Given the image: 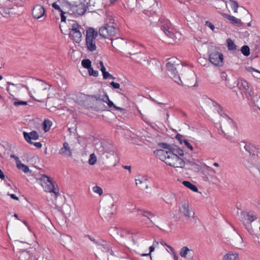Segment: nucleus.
Instances as JSON below:
<instances>
[{"label":"nucleus","mask_w":260,"mask_h":260,"mask_svg":"<svg viewBox=\"0 0 260 260\" xmlns=\"http://www.w3.org/2000/svg\"><path fill=\"white\" fill-rule=\"evenodd\" d=\"M135 182L136 186L141 189H145L149 187L147 180L143 177L136 179Z\"/></svg>","instance_id":"f3484780"},{"label":"nucleus","mask_w":260,"mask_h":260,"mask_svg":"<svg viewBox=\"0 0 260 260\" xmlns=\"http://www.w3.org/2000/svg\"><path fill=\"white\" fill-rule=\"evenodd\" d=\"M242 143L245 144L244 148L245 150L249 153L250 155H255V154L258 152V149L253 144L250 143H246L244 141L242 142Z\"/></svg>","instance_id":"a211bd4d"},{"label":"nucleus","mask_w":260,"mask_h":260,"mask_svg":"<svg viewBox=\"0 0 260 260\" xmlns=\"http://www.w3.org/2000/svg\"><path fill=\"white\" fill-rule=\"evenodd\" d=\"M179 211L187 218H190L191 217V212L189 210V204L188 203L186 202L183 203L181 207L179 208Z\"/></svg>","instance_id":"dca6fc26"},{"label":"nucleus","mask_w":260,"mask_h":260,"mask_svg":"<svg viewBox=\"0 0 260 260\" xmlns=\"http://www.w3.org/2000/svg\"><path fill=\"white\" fill-rule=\"evenodd\" d=\"M88 73L90 76H93L94 77H98L99 75V72L98 71H95L92 67L88 69Z\"/></svg>","instance_id":"ea45409f"},{"label":"nucleus","mask_w":260,"mask_h":260,"mask_svg":"<svg viewBox=\"0 0 260 260\" xmlns=\"http://www.w3.org/2000/svg\"><path fill=\"white\" fill-rule=\"evenodd\" d=\"M166 68L169 72V75L174 81L179 85L182 84L180 77L178 74L177 69L182 68L181 61L176 57H172L169 59L166 64Z\"/></svg>","instance_id":"f03ea898"},{"label":"nucleus","mask_w":260,"mask_h":260,"mask_svg":"<svg viewBox=\"0 0 260 260\" xmlns=\"http://www.w3.org/2000/svg\"><path fill=\"white\" fill-rule=\"evenodd\" d=\"M223 56L221 53L217 51L212 52L209 55V60L214 65L222 66L223 64Z\"/></svg>","instance_id":"1a4fd4ad"},{"label":"nucleus","mask_w":260,"mask_h":260,"mask_svg":"<svg viewBox=\"0 0 260 260\" xmlns=\"http://www.w3.org/2000/svg\"><path fill=\"white\" fill-rule=\"evenodd\" d=\"M109 252V253H110V254H111V255H114V253H113V252L112 250L111 249V247H110V250H109V252Z\"/></svg>","instance_id":"052dcab7"},{"label":"nucleus","mask_w":260,"mask_h":260,"mask_svg":"<svg viewBox=\"0 0 260 260\" xmlns=\"http://www.w3.org/2000/svg\"><path fill=\"white\" fill-rule=\"evenodd\" d=\"M101 71L102 72V74L106 72V68L105 67H102V68H101Z\"/></svg>","instance_id":"4d7b16f0"},{"label":"nucleus","mask_w":260,"mask_h":260,"mask_svg":"<svg viewBox=\"0 0 260 260\" xmlns=\"http://www.w3.org/2000/svg\"><path fill=\"white\" fill-rule=\"evenodd\" d=\"M191 250L189 249L187 247H183L180 250V255L182 257H186L188 252H190Z\"/></svg>","instance_id":"cd10ccee"},{"label":"nucleus","mask_w":260,"mask_h":260,"mask_svg":"<svg viewBox=\"0 0 260 260\" xmlns=\"http://www.w3.org/2000/svg\"><path fill=\"white\" fill-rule=\"evenodd\" d=\"M100 35L104 38H108L110 37L114 36L116 34V29L113 26L105 24L101 27L99 30Z\"/></svg>","instance_id":"6e6552de"},{"label":"nucleus","mask_w":260,"mask_h":260,"mask_svg":"<svg viewBox=\"0 0 260 260\" xmlns=\"http://www.w3.org/2000/svg\"><path fill=\"white\" fill-rule=\"evenodd\" d=\"M40 180L44 190L46 192H53L54 194V198L56 199L59 194V190L55 187L54 182L51 180L50 178L46 175H43Z\"/></svg>","instance_id":"20e7f679"},{"label":"nucleus","mask_w":260,"mask_h":260,"mask_svg":"<svg viewBox=\"0 0 260 260\" xmlns=\"http://www.w3.org/2000/svg\"><path fill=\"white\" fill-rule=\"evenodd\" d=\"M176 139L179 142L180 144H182L183 142V140H182V137H183V136L181 135V134H177L176 135Z\"/></svg>","instance_id":"c03bdc74"},{"label":"nucleus","mask_w":260,"mask_h":260,"mask_svg":"<svg viewBox=\"0 0 260 260\" xmlns=\"http://www.w3.org/2000/svg\"><path fill=\"white\" fill-rule=\"evenodd\" d=\"M65 13L63 11L61 12V21L62 22H65L66 20V17L64 16Z\"/></svg>","instance_id":"3c124183"},{"label":"nucleus","mask_w":260,"mask_h":260,"mask_svg":"<svg viewBox=\"0 0 260 260\" xmlns=\"http://www.w3.org/2000/svg\"><path fill=\"white\" fill-rule=\"evenodd\" d=\"M183 143L184 145L191 151H192L193 150V148L192 146L191 145V144L188 142V140L184 139L183 140Z\"/></svg>","instance_id":"79ce46f5"},{"label":"nucleus","mask_w":260,"mask_h":260,"mask_svg":"<svg viewBox=\"0 0 260 260\" xmlns=\"http://www.w3.org/2000/svg\"><path fill=\"white\" fill-rule=\"evenodd\" d=\"M171 151L174 152V153L177 154V155H179L181 156H182L184 155L183 150L180 148H175L174 147H172Z\"/></svg>","instance_id":"f704fd0d"},{"label":"nucleus","mask_w":260,"mask_h":260,"mask_svg":"<svg viewBox=\"0 0 260 260\" xmlns=\"http://www.w3.org/2000/svg\"><path fill=\"white\" fill-rule=\"evenodd\" d=\"M99 64H100V66L101 68H102V67H105V66H104V63H103V62L102 61H101H101H100V62H99Z\"/></svg>","instance_id":"13d9d810"},{"label":"nucleus","mask_w":260,"mask_h":260,"mask_svg":"<svg viewBox=\"0 0 260 260\" xmlns=\"http://www.w3.org/2000/svg\"><path fill=\"white\" fill-rule=\"evenodd\" d=\"M149 250H150V252H152V251H154V248L153 246H150V247H149Z\"/></svg>","instance_id":"680f3d73"},{"label":"nucleus","mask_w":260,"mask_h":260,"mask_svg":"<svg viewBox=\"0 0 260 260\" xmlns=\"http://www.w3.org/2000/svg\"><path fill=\"white\" fill-rule=\"evenodd\" d=\"M241 93L244 95L248 100H251L254 94L253 89L249 86V83L245 80H240L237 84Z\"/></svg>","instance_id":"423d86ee"},{"label":"nucleus","mask_w":260,"mask_h":260,"mask_svg":"<svg viewBox=\"0 0 260 260\" xmlns=\"http://www.w3.org/2000/svg\"><path fill=\"white\" fill-rule=\"evenodd\" d=\"M183 184L186 186V187L189 188L191 190H192L194 192H198V188L193 184H192L191 182L188 181H184L183 182Z\"/></svg>","instance_id":"b1692460"},{"label":"nucleus","mask_w":260,"mask_h":260,"mask_svg":"<svg viewBox=\"0 0 260 260\" xmlns=\"http://www.w3.org/2000/svg\"><path fill=\"white\" fill-rule=\"evenodd\" d=\"M32 15L34 18L38 19L45 16V10L40 5L35 6L32 10Z\"/></svg>","instance_id":"9d476101"},{"label":"nucleus","mask_w":260,"mask_h":260,"mask_svg":"<svg viewBox=\"0 0 260 260\" xmlns=\"http://www.w3.org/2000/svg\"><path fill=\"white\" fill-rule=\"evenodd\" d=\"M206 25L212 30L215 28L214 25L209 21H207L206 22Z\"/></svg>","instance_id":"a18cd8bd"},{"label":"nucleus","mask_w":260,"mask_h":260,"mask_svg":"<svg viewBox=\"0 0 260 260\" xmlns=\"http://www.w3.org/2000/svg\"><path fill=\"white\" fill-rule=\"evenodd\" d=\"M82 66L85 69H89L91 67V62L89 59H83L81 62Z\"/></svg>","instance_id":"c756f323"},{"label":"nucleus","mask_w":260,"mask_h":260,"mask_svg":"<svg viewBox=\"0 0 260 260\" xmlns=\"http://www.w3.org/2000/svg\"><path fill=\"white\" fill-rule=\"evenodd\" d=\"M158 145L160 147L168 150V151H171L173 147L170 145L166 143H159Z\"/></svg>","instance_id":"e433bc0d"},{"label":"nucleus","mask_w":260,"mask_h":260,"mask_svg":"<svg viewBox=\"0 0 260 260\" xmlns=\"http://www.w3.org/2000/svg\"><path fill=\"white\" fill-rule=\"evenodd\" d=\"M101 147L99 148V151L102 152H106V150L104 149V148L102 147V143H100Z\"/></svg>","instance_id":"6e6d98bb"},{"label":"nucleus","mask_w":260,"mask_h":260,"mask_svg":"<svg viewBox=\"0 0 260 260\" xmlns=\"http://www.w3.org/2000/svg\"><path fill=\"white\" fill-rule=\"evenodd\" d=\"M31 255L28 251H22L20 252L19 258L20 260H29Z\"/></svg>","instance_id":"5701e85b"},{"label":"nucleus","mask_w":260,"mask_h":260,"mask_svg":"<svg viewBox=\"0 0 260 260\" xmlns=\"http://www.w3.org/2000/svg\"><path fill=\"white\" fill-rule=\"evenodd\" d=\"M231 2L230 5L232 9L233 10L234 13L238 12V8L239 7V5L238 3L235 0H229Z\"/></svg>","instance_id":"7c9ffc66"},{"label":"nucleus","mask_w":260,"mask_h":260,"mask_svg":"<svg viewBox=\"0 0 260 260\" xmlns=\"http://www.w3.org/2000/svg\"><path fill=\"white\" fill-rule=\"evenodd\" d=\"M59 154L64 157H70L72 156V150L68 143L64 142L62 147L59 151Z\"/></svg>","instance_id":"f8f14e48"},{"label":"nucleus","mask_w":260,"mask_h":260,"mask_svg":"<svg viewBox=\"0 0 260 260\" xmlns=\"http://www.w3.org/2000/svg\"><path fill=\"white\" fill-rule=\"evenodd\" d=\"M99 245L101 246L102 250L105 252H109V250H110V246L105 241L100 242V244H99Z\"/></svg>","instance_id":"bb28decb"},{"label":"nucleus","mask_w":260,"mask_h":260,"mask_svg":"<svg viewBox=\"0 0 260 260\" xmlns=\"http://www.w3.org/2000/svg\"><path fill=\"white\" fill-rule=\"evenodd\" d=\"M124 168L125 169H127V170H128L129 171H131V166H124Z\"/></svg>","instance_id":"bf43d9fd"},{"label":"nucleus","mask_w":260,"mask_h":260,"mask_svg":"<svg viewBox=\"0 0 260 260\" xmlns=\"http://www.w3.org/2000/svg\"><path fill=\"white\" fill-rule=\"evenodd\" d=\"M31 144H33L35 147L37 148H41L42 147V145L40 142H32L30 143Z\"/></svg>","instance_id":"8fccbe9b"},{"label":"nucleus","mask_w":260,"mask_h":260,"mask_svg":"<svg viewBox=\"0 0 260 260\" xmlns=\"http://www.w3.org/2000/svg\"><path fill=\"white\" fill-rule=\"evenodd\" d=\"M103 78L104 79H107L108 78H111V79H115V77H113L111 74H110L109 72H105V73H104L103 74Z\"/></svg>","instance_id":"a19ab883"},{"label":"nucleus","mask_w":260,"mask_h":260,"mask_svg":"<svg viewBox=\"0 0 260 260\" xmlns=\"http://www.w3.org/2000/svg\"><path fill=\"white\" fill-rule=\"evenodd\" d=\"M213 166H215V167H218L219 166V164L217 162H214L213 164Z\"/></svg>","instance_id":"338daca9"},{"label":"nucleus","mask_w":260,"mask_h":260,"mask_svg":"<svg viewBox=\"0 0 260 260\" xmlns=\"http://www.w3.org/2000/svg\"><path fill=\"white\" fill-rule=\"evenodd\" d=\"M154 153L159 159L164 161L168 166L180 168H183L185 166V161L183 159L171 151L158 149L154 151Z\"/></svg>","instance_id":"f257e3e1"},{"label":"nucleus","mask_w":260,"mask_h":260,"mask_svg":"<svg viewBox=\"0 0 260 260\" xmlns=\"http://www.w3.org/2000/svg\"><path fill=\"white\" fill-rule=\"evenodd\" d=\"M29 260H37V259L34 256L31 255V258H30Z\"/></svg>","instance_id":"69168bd1"},{"label":"nucleus","mask_w":260,"mask_h":260,"mask_svg":"<svg viewBox=\"0 0 260 260\" xmlns=\"http://www.w3.org/2000/svg\"><path fill=\"white\" fill-rule=\"evenodd\" d=\"M52 6L53 8L57 10H58L60 12L62 11V10L60 9V6L58 4H57L56 3H53L52 5Z\"/></svg>","instance_id":"de8ad7c7"},{"label":"nucleus","mask_w":260,"mask_h":260,"mask_svg":"<svg viewBox=\"0 0 260 260\" xmlns=\"http://www.w3.org/2000/svg\"><path fill=\"white\" fill-rule=\"evenodd\" d=\"M52 125V122L49 120H45L43 122V128L45 132L49 131Z\"/></svg>","instance_id":"c85d7f7f"},{"label":"nucleus","mask_w":260,"mask_h":260,"mask_svg":"<svg viewBox=\"0 0 260 260\" xmlns=\"http://www.w3.org/2000/svg\"><path fill=\"white\" fill-rule=\"evenodd\" d=\"M137 211L138 212V215H141L146 217L149 220H150L151 223L154 224L153 220L151 219L152 217L155 216V215L153 213L148 210H144L140 209H138Z\"/></svg>","instance_id":"6ab92c4d"},{"label":"nucleus","mask_w":260,"mask_h":260,"mask_svg":"<svg viewBox=\"0 0 260 260\" xmlns=\"http://www.w3.org/2000/svg\"><path fill=\"white\" fill-rule=\"evenodd\" d=\"M87 7L86 4L81 3L78 5L73 6L71 7L72 12L75 14L83 15L87 11Z\"/></svg>","instance_id":"9b49d317"},{"label":"nucleus","mask_w":260,"mask_h":260,"mask_svg":"<svg viewBox=\"0 0 260 260\" xmlns=\"http://www.w3.org/2000/svg\"><path fill=\"white\" fill-rule=\"evenodd\" d=\"M227 74L225 72H222L221 75V77L223 80H226Z\"/></svg>","instance_id":"603ef678"},{"label":"nucleus","mask_w":260,"mask_h":260,"mask_svg":"<svg viewBox=\"0 0 260 260\" xmlns=\"http://www.w3.org/2000/svg\"><path fill=\"white\" fill-rule=\"evenodd\" d=\"M170 23L167 22L161 26V29L164 32L167 36L171 39H174L175 35L173 31V29L170 27Z\"/></svg>","instance_id":"4468645a"},{"label":"nucleus","mask_w":260,"mask_h":260,"mask_svg":"<svg viewBox=\"0 0 260 260\" xmlns=\"http://www.w3.org/2000/svg\"><path fill=\"white\" fill-rule=\"evenodd\" d=\"M229 21L236 26H240L242 25L241 20L235 17L229 15Z\"/></svg>","instance_id":"4be33fe9"},{"label":"nucleus","mask_w":260,"mask_h":260,"mask_svg":"<svg viewBox=\"0 0 260 260\" xmlns=\"http://www.w3.org/2000/svg\"><path fill=\"white\" fill-rule=\"evenodd\" d=\"M229 260H239L238 254L236 252H229Z\"/></svg>","instance_id":"c9c22d12"},{"label":"nucleus","mask_w":260,"mask_h":260,"mask_svg":"<svg viewBox=\"0 0 260 260\" xmlns=\"http://www.w3.org/2000/svg\"><path fill=\"white\" fill-rule=\"evenodd\" d=\"M98 35V32L92 27H89L86 30V45L88 50L92 52L96 49L95 39Z\"/></svg>","instance_id":"39448f33"},{"label":"nucleus","mask_w":260,"mask_h":260,"mask_svg":"<svg viewBox=\"0 0 260 260\" xmlns=\"http://www.w3.org/2000/svg\"><path fill=\"white\" fill-rule=\"evenodd\" d=\"M241 51L242 54L245 56H248L250 54V49L247 45L242 46Z\"/></svg>","instance_id":"2f4dec72"},{"label":"nucleus","mask_w":260,"mask_h":260,"mask_svg":"<svg viewBox=\"0 0 260 260\" xmlns=\"http://www.w3.org/2000/svg\"><path fill=\"white\" fill-rule=\"evenodd\" d=\"M27 102L25 101H15L14 105L15 106H19L20 105H27Z\"/></svg>","instance_id":"37998d69"},{"label":"nucleus","mask_w":260,"mask_h":260,"mask_svg":"<svg viewBox=\"0 0 260 260\" xmlns=\"http://www.w3.org/2000/svg\"><path fill=\"white\" fill-rule=\"evenodd\" d=\"M107 94L106 93H104L103 95H94V98L96 100V101L99 102H105V98L106 96H107Z\"/></svg>","instance_id":"72a5a7b5"},{"label":"nucleus","mask_w":260,"mask_h":260,"mask_svg":"<svg viewBox=\"0 0 260 260\" xmlns=\"http://www.w3.org/2000/svg\"><path fill=\"white\" fill-rule=\"evenodd\" d=\"M92 190L94 192L99 194L100 196H101L103 193L102 188L99 186H94Z\"/></svg>","instance_id":"58836bf2"},{"label":"nucleus","mask_w":260,"mask_h":260,"mask_svg":"<svg viewBox=\"0 0 260 260\" xmlns=\"http://www.w3.org/2000/svg\"><path fill=\"white\" fill-rule=\"evenodd\" d=\"M205 103L208 104V105H210L211 104H212L213 106L215 108V109L217 110V111L218 112V113L220 115H222V109L220 107V106L216 102L213 101H212L211 99H206L205 100Z\"/></svg>","instance_id":"aec40b11"},{"label":"nucleus","mask_w":260,"mask_h":260,"mask_svg":"<svg viewBox=\"0 0 260 260\" xmlns=\"http://www.w3.org/2000/svg\"><path fill=\"white\" fill-rule=\"evenodd\" d=\"M70 37L76 43H79L81 41L82 32L83 28L80 26L76 21H73L71 28H70Z\"/></svg>","instance_id":"0eeeda50"},{"label":"nucleus","mask_w":260,"mask_h":260,"mask_svg":"<svg viewBox=\"0 0 260 260\" xmlns=\"http://www.w3.org/2000/svg\"><path fill=\"white\" fill-rule=\"evenodd\" d=\"M229 124L231 127L230 137L232 138L239 133V129L237 123L229 117Z\"/></svg>","instance_id":"ddd939ff"},{"label":"nucleus","mask_w":260,"mask_h":260,"mask_svg":"<svg viewBox=\"0 0 260 260\" xmlns=\"http://www.w3.org/2000/svg\"><path fill=\"white\" fill-rule=\"evenodd\" d=\"M50 88V85L46 83H42L40 85H36L35 86L34 93L36 97L31 95L30 92H29L31 97L34 99L36 101L39 102H44V99L46 97L48 98L49 90Z\"/></svg>","instance_id":"7ed1b4c3"},{"label":"nucleus","mask_w":260,"mask_h":260,"mask_svg":"<svg viewBox=\"0 0 260 260\" xmlns=\"http://www.w3.org/2000/svg\"><path fill=\"white\" fill-rule=\"evenodd\" d=\"M223 260H228V254H226L224 255Z\"/></svg>","instance_id":"e2e57ef3"},{"label":"nucleus","mask_w":260,"mask_h":260,"mask_svg":"<svg viewBox=\"0 0 260 260\" xmlns=\"http://www.w3.org/2000/svg\"><path fill=\"white\" fill-rule=\"evenodd\" d=\"M107 107L105 106H104L102 108H101V109L102 110H105L106 109Z\"/></svg>","instance_id":"774afa93"},{"label":"nucleus","mask_w":260,"mask_h":260,"mask_svg":"<svg viewBox=\"0 0 260 260\" xmlns=\"http://www.w3.org/2000/svg\"><path fill=\"white\" fill-rule=\"evenodd\" d=\"M25 140L29 143H31V140H36L39 138V135L36 131H33L30 133L23 132Z\"/></svg>","instance_id":"2eb2a0df"},{"label":"nucleus","mask_w":260,"mask_h":260,"mask_svg":"<svg viewBox=\"0 0 260 260\" xmlns=\"http://www.w3.org/2000/svg\"><path fill=\"white\" fill-rule=\"evenodd\" d=\"M165 245L171 250V251H173L174 249L173 248L170 246H169V245H167L166 244H165Z\"/></svg>","instance_id":"0e129e2a"},{"label":"nucleus","mask_w":260,"mask_h":260,"mask_svg":"<svg viewBox=\"0 0 260 260\" xmlns=\"http://www.w3.org/2000/svg\"><path fill=\"white\" fill-rule=\"evenodd\" d=\"M110 84L115 89H119L120 88V84L119 83L111 82Z\"/></svg>","instance_id":"49530a36"},{"label":"nucleus","mask_w":260,"mask_h":260,"mask_svg":"<svg viewBox=\"0 0 260 260\" xmlns=\"http://www.w3.org/2000/svg\"><path fill=\"white\" fill-rule=\"evenodd\" d=\"M228 48L229 50H235L237 49V46L235 45L234 42L230 39H229Z\"/></svg>","instance_id":"4c0bfd02"},{"label":"nucleus","mask_w":260,"mask_h":260,"mask_svg":"<svg viewBox=\"0 0 260 260\" xmlns=\"http://www.w3.org/2000/svg\"><path fill=\"white\" fill-rule=\"evenodd\" d=\"M86 237H88L90 240H91V241L93 242L96 244H98V245L100 244V242L101 241H96L95 239H94L93 238H92L90 236L86 235Z\"/></svg>","instance_id":"09e8293b"},{"label":"nucleus","mask_w":260,"mask_h":260,"mask_svg":"<svg viewBox=\"0 0 260 260\" xmlns=\"http://www.w3.org/2000/svg\"><path fill=\"white\" fill-rule=\"evenodd\" d=\"M105 100V103H107V104L108 105V107L110 108L120 111H124V109L115 106L114 104L113 103V102L110 100L108 95H107V96H106Z\"/></svg>","instance_id":"412c9836"},{"label":"nucleus","mask_w":260,"mask_h":260,"mask_svg":"<svg viewBox=\"0 0 260 260\" xmlns=\"http://www.w3.org/2000/svg\"><path fill=\"white\" fill-rule=\"evenodd\" d=\"M96 162V156L94 153H91L90 155L89 159L88 160V164L90 165H93Z\"/></svg>","instance_id":"473e14b6"},{"label":"nucleus","mask_w":260,"mask_h":260,"mask_svg":"<svg viewBox=\"0 0 260 260\" xmlns=\"http://www.w3.org/2000/svg\"><path fill=\"white\" fill-rule=\"evenodd\" d=\"M10 196L12 199L15 200H18V198L15 194H11Z\"/></svg>","instance_id":"5fc2aeb1"},{"label":"nucleus","mask_w":260,"mask_h":260,"mask_svg":"<svg viewBox=\"0 0 260 260\" xmlns=\"http://www.w3.org/2000/svg\"><path fill=\"white\" fill-rule=\"evenodd\" d=\"M11 157L14 158L16 160V164H17L20 161L19 158L17 156L13 154L11 155Z\"/></svg>","instance_id":"864d4df0"},{"label":"nucleus","mask_w":260,"mask_h":260,"mask_svg":"<svg viewBox=\"0 0 260 260\" xmlns=\"http://www.w3.org/2000/svg\"><path fill=\"white\" fill-rule=\"evenodd\" d=\"M17 167L19 169L22 170L25 173L31 172L29 168L25 165L21 163V161L17 164Z\"/></svg>","instance_id":"a878e982"},{"label":"nucleus","mask_w":260,"mask_h":260,"mask_svg":"<svg viewBox=\"0 0 260 260\" xmlns=\"http://www.w3.org/2000/svg\"><path fill=\"white\" fill-rule=\"evenodd\" d=\"M242 218H245L248 221L252 222L253 221L256 217L253 214H251L249 213H245L242 214Z\"/></svg>","instance_id":"393cba45"}]
</instances>
